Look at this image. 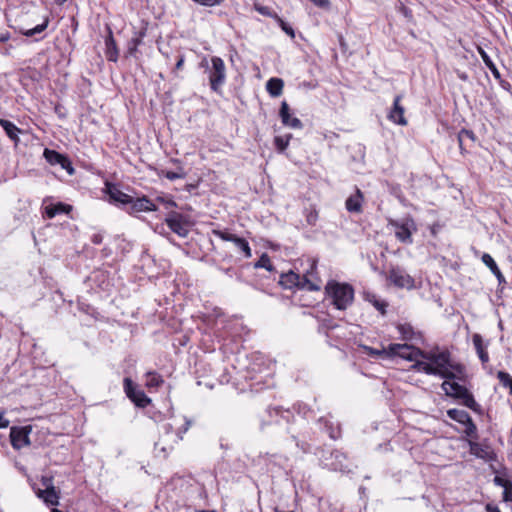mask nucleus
Masks as SVG:
<instances>
[{
    "label": "nucleus",
    "mask_w": 512,
    "mask_h": 512,
    "mask_svg": "<svg viewBox=\"0 0 512 512\" xmlns=\"http://www.w3.org/2000/svg\"><path fill=\"white\" fill-rule=\"evenodd\" d=\"M310 412L309 407L304 403L294 404L292 409H284L282 406H269L261 418L260 428L264 430L272 424H287L286 431L295 442L296 447L303 453L311 451V445L308 440L311 439L309 431L306 429L307 422L305 417Z\"/></svg>",
    "instance_id": "1"
},
{
    "label": "nucleus",
    "mask_w": 512,
    "mask_h": 512,
    "mask_svg": "<svg viewBox=\"0 0 512 512\" xmlns=\"http://www.w3.org/2000/svg\"><path fill=\"white\" fill-rule=\"evenodd\" d=\"M316 262L312 261L310 268L301 276L293 271L282 273L280 275L279 284L284 289L298 288L307 291H319L321 288V280L316 276Z\"/></svg>",
    "instance_id": "2"
},
{
    "label": "nucleus",
    "mask_w": 512,
    "mask_h": 512,
    "mask_svg": "<svg viewBox=\"0 0 512 512\" xmlns=\"http://www.w3.org/2000/svg\"><path fill=\"white\" fill-rule=\"evenodd\" d=\"M433 368L438 371L436 376L443 379L465 381V367L460 363L452 361L448 351L437 352Z\"/></svg>",
    "instance_id": "3"
},
{
    "label": "nucleus",
    "mask_w": 512,
    "mask_h": 512,
    "mask_svg": "<svg viewBox=\"0 0 512 512\" xmlns=\"http://www.w3.org/2000/svg\"><path fill=\"white\" fill-rule=\"evenodd\" d=\"M327 296L338 310H345L354 300V289L348 283L330 280L325 286Z\"/></svg>",
    "instance_id": "4"
},
{
    "label": "nucleus",
    "mask_w": 512,
    "mask_h": 512,
    "mask_svg": "<svg viewBox=\"0 0 512 512\" xmlns=\"http://www.w3.org/2000/svg\"><path fill=\"white\" fill-rule=\"evenodd\" d=\"M441 388L447 396L460 400L462 405L471 409L473 412L482 413L480 404L476 402L473 394L465 386L455 380H445L441 384Z\"/></svg>",
    "instance_id": "5"
},
{
    "label": "nucleus",
    "mask_w": 512,
    "mask_h": 512,
    "mask_svg": "<svg viewBox=\"0 0 512 512\" xmlns=\"http://www.w3.org/2000/svg\"><path fill=\"white\" fill-rule=\"evenodd\" d=\"M389 224L394 228L395 237L398 241L409 245L413 243L412 234L417 232V225L411 216L390 220Z\"/></svg>",
    "instance_id": "6"
},
{
    "label": "nucleus",
    "mask_w": 512,
    "mask_h": 512,
    "mask_svg": "<svg viewBox=\"0 0 512 512\" xmlns=\"http://www.w3.org/2000/svg\"><path fill=\"white\" fill-rule=\"evenodd\" d=\"M165 223L168 228L179 237L185 238L190 231V222L187 216L171 211L165 217Z\"/></svg>",
    "instance_id": "7"
},
{
    "label": "nucleus",
    "mask_w": 512,
    "mask_h": 512,
    "mask_svg": "<svg viewBox=\"0 0 512 512\" xmlns=\"http://www.w3.org/2000/svg\"><path fill=\"white\" fill-rule=\"evenodd\" d=\"M383 353H387L389 356H397L408 361H415L419 357V354H421V349L407 343H392L389 344L387 349L383 350Z\"/></svg>",
    "instance_id": "8"
},
{
    "label": "nucleus",
    "mask_w": 512,
    "mask_h": 512,
    "mask_svg": "<svg viewBox=\"0 0 512 512\" xmlns=\"http://www.w3.org/2000/svg\"><path fill=\"white\" fill-rule=\"evenodd\" d=\"M124 391L127 397L140 408L147 407L151 399L145 394L143 390L137 389L136 385L130 378H124Z\"/></svg>",
    "instance_id": "9"
},
{
    "label": "nucleus",
    "mask_w": 512,
    "mask_h": 512,
    "mask_svg": "<svg viewBox=\"0 0 512 512\" xmlns=\"http://www.w3.org/2000/svg\"><path fill=\"white\" fill-rule=\"evenodd\" d=\"M387 278L396 287L407 289L414 287V279L403 268H391Z\"/></svg>",
    "instance_id": "10"
},
{
    "label": "nucleus",
    "mask_w": 512,
    "mask_h": 512,
    "mask_svg": "<svg viewBox=\"0 0 512 512\" xmlns=\"http://www.w3.org/2000/svg\"><path fill=\"white\" fill-rule=\"evenodd\" d=\"M31 431L30 426L24 427H11L10 429V442L14 449L19 450L24 446L30 444L29 433Z\"/></svg>",
    "instance_id": "11"
},
{
    "label": "nucleus",
    "mask_w": 512,
    "mask_h": 512,
    "mask_svg": "<svg viewBox=\"0 0 512 512\" xmlns=\"http://www.w3.org/2000/svg\"><path fill=\"white\" fill-rule=\"evenodd\" d=\"M44 157L51 165H60L62 169L66 170L69 175H73L75 170L72 166L70 159L55 150L45 149Z\"/></svg>",
    "instance_id": "12"
},
{
    "label": "nucleus",
    "mask_w": 512,
    "mask_h": 512,
    "mask_svg": "<svg viewBox=\"0 0 512 512\" xmlns=\"http://www.w3.org/2000/svg\"><path fill=\"white\" fill-rule=\"evenodd\" d=\"M209 76L211 89L217 93L220 92L221 86L225 82L226 72L225 66H205Z\"/></svg>",
    "instance_id": "13"
},
{
    "label": "nucleus",
    "mask_w": 512,
    "mask_h": 512,
    "mask_svg": "<svg viewBox=\"0 0 512 512\" xmlns=\"http://www.w3.org/2000/svg\"><path fill=\"white\" fill-rule=\"evenodd\" d=\"M469 448H470V453L472 455L476 456L477 458H480V459H483L486 461H491V460H494L496 457V455L493 452V450L491 449V447L487 444L469 441Z\"/></svg>",
    "instance_id": "14"
},
{
    "label": "nucleus",
    "mask_w": 512,
    "mask_h": 512,
    "mask_svg": "<svg viewBox=\"0 0 512 512\" xmlns=\"http://www.w3.org/2000/svg\"><path fill=\"white\" fill-rule=\"evenodd\" d=\"M279 116L284 126L293 128V129H301L303 124L301 120L297 117H292L290 114V107L286 101L281 103V107L279 110Z\"/></svg>",
    "instance_id": "15"
},
{
    "label": "nucleus",
    "mask_w": 512,
    "mask_h": 512,
    "mask_svg": "<svg viewBox=\"0 0 512 512\" xmlns=\"http://www.w3.org/2000/svg\"><path fill=\"white\" fill-rule=\"evenodd\" d=\"M106 193L113 202L122 205H128L132 202V196L121 191L116 184L106 183Z\"/></svg>",
    "instance_id": "16"
},
{
    "label": "nucleus",
    "mask_w": 512,
    "mask_h": 512,
    "mask_svg": "<svg viewBox=\"0 0 512 512\" xmlns=\"http://www.w3.org/2000/svg\"><path fill=\"white\" fill-rule=\"evenodd\" d=\"M364 196L362 191L356 187L355 193L351 194L345 201V208L350 213H361Z\"/></svg>",
    "instance_id": "17"
},
{
    "label": "nucleus",
    "mask_w": 512,
    "mask_h": 512,
    "mask_svg": "<svg viewBox=\"0 0 512 512\" xmlns=\"http://www.w3.org/2000/svg\"><path fill=\"white\" fill-rule=\"evenodd\" d=\"M317 423L320 425L322 430L328 433L331 439L336 440L340 437V426L338 423L335 424L332 421L331 415L320 417Z\"/></svg>",
    "instance_id": "18"
},
{
    "label": "nucleus",
    "mask_w": 512,
    "mask_h": 512,
    "mask_svg": "<svg viewBox=\"0 0 512 512\" xmlns=\"http://www.w3.org/2000/svg\"><path fill=\"white\" fill-rule=\"evenodd\" d=\"M130 212H148V211H156V205L146 196L138 197L134 199L132 197V202L129 203Z\"/></svg>",
    "instance_id": "19"
},
{
    "label": "nucleus",
    "mask_w": 512,
    "mask_h": 512,
    "mask_svg": "<svg viewBox=\"0 0 512 512\" xmlns=\"http://www.w3.org/2000/svg\"><path fill=\"white\" fill-rule=\"evenodd\" d=\"M401 96L397 95L394 98L393 108L391 109L388 118L399 125H406L407 121L404 117V107L400 104Z\"/></svg>",
    "instance_id": "20"
},
{
    "label": "nucleus",
    "mask_w": 512,
    "mask_h": 512,
    "mask_svg": "<svg viewBox=\"0 0 512 512\" xmlns=\"http://www.w3.org/2000/svg\"><path fill=\"white\" fill-rule=\"evenodd\" d=\"M481 259L482 262L490 269L493 275L497 278L498 285L504 286L506 284V279L502 272L500 271V269L498 268L494 259L491 257V255L488 253H484Z\"/></svg>",
    "instance_id": "21"
},
{
    "label": "nucleus",
    "mask_w": 512,
    "mask_h": 512,
    "mask_svg": "<svg viewBox=\"0 0 512 512\" xmlns=\"http://www.w3.org/2000/svg\"><path fill=\"white\" fill-rule=\"evenodd\" d=\"M396 328L401 336V339L404 341L418 340L422 338L421 333L415 331L412 325L409 323L398 324Z\"/></svg>",
    "instance_id": "22"
},
{
    "label": "nucleus",
    "mask_w": 512,
    "mask_h": 512,
    "mask_svg": "<svg viewBox=\"0 0 512 512\" xmlns=\"http://www.w3.org/2000/svg\"><path fill=\"white\" fill-rule=\"evenodd\" d=\"M473 345L476 350V353L481 360L482 364H486L489 361V355L487 352L488 344H483V338L480 334L475 333L472 337Z\"/></svg>",
    "instance_id": "23"
},
{
    "label": "nucleus",
    "mask_w": 512,
    "mask_h": 512,
    "mask_svg": "<svg viewBox=\"0 0 512 512\" xmlns=\"http://www.w3.org/2000/svg\"><path fill=\"white\" fill-rule=\"evenodd\" d=\"M37 496L47 504L56 506L59 504V495L54 486H47L45 490H39Z\"/></svg>",
    "instance_id": "24"
},
{
    "label": "nucleus",
    "mask_w": 512,
    "mask_h": 512,
    "mask_svg": "<svg viewBox=\"0 0 512 512\" xmlns=\"http://www.w3.org/2000/svg\"><path fill=\"white\" fill-rule=\"evenodd\" d=\"M0 126L4 129L9 139L17 145L20 141L18 135L22 132V130L11 121L2 118H0Z\"/></svg>",
    "instance_id": "25"
},
{
    "label": "nucleus",
    "mask_w": 512,
    "mask_h": 512,
    "mask_svg": "<svg viewBox=\"0 0 512 512\" xmlns=\"http://www.w3.org/2000/svg\"><path fill=\"white\" fill-rule=\"evenodd\" d=\"M72 210L70 205L64 203L51 204L45 207V216L49 219L59 214H68Z\"/></svg>",
    "instance_id": "26"
},
{
    "label": "nucleus",
    "mask_w": 512,
    "mask_h": 512,
    "mask_svg": "<svg viewBox=\"0 0 512 512\" xmlns=\"http://www.w3.org/2000/svg\"><path fill=\"white\" fill-rule=\"evenodd\" d=\"M171 162L177 165H180V160L178 159H171ZM159 176L165 177L170 181L176 180V179H183L186 177V172L184 171L182 166H178L177 171H168V170H161L159 172Z\"/></svg>",
    "instance_id": "27"
},
{
    "label": "nucleus",
    "mask_w": 512,
    "mask_h": 512,
    "mask_svg": "<svg viewBox=\"0 0 512 512\" xmlns=\"http://www.w3.org/2000/svg\"><path fill=\"white\" fill-rule=\"evenodd\" d=\"M284 82L280 78H270L266 83V89L272 97H278L282 94Z\"/></svg>",
    "instance_id": "28"
},
{
    "label": "nucleus",
    "mask_w": 512,
    "mask_h": 512,
    "mask_svg": "<svg viewBox=\"0 0 512 512\" xmlns=\"http://www.w3.org/2000/svg\"><path fill=\"white\" fill-rule=\"evenodd\" d=\"M447 416L451 420L456 421L460 424H465L471 418L470 415L465 410H460L456 408L447 410Z\"/></svg>",
    "instance_id": "29"
},
{
    "label": "nucleus",
    "mask_w": 512,
    "mask_h": 512,
    "mask_svg": "<svg viewBox=\"0 0 512 512\" xmlns=\"http://www.w3.org/2000/svg\"><path fill=\"white\" fill-rule=\"evenodd\" d=\"M106 49H107V60L110 62L117 61V49L115 40L113 38L112 32L109 31L108 37L105 39Z\"/></svg>",
    "instance_id": "30"
},
{
    "label": "nucleus",
    "mask_w": 512,
    "mask_h": 512,
    "mask_svg": "<svg viewBox=\"0 0 512 512\" xmlns=\"http://www.w3.org/2000/svg\"><path fill=\"white\" fill-rule=\"evenodd\" d=\"M331 457L335 460L330 464L331 469L340 471L347 469V465L344 464L346 456L342 452L335 450L331 453Z\"/></svg>",
    "instance_id": "31"
},
{
    "label": "nucleus",
    "mask_w": 512,
    "mask_h": 512,
    "mask_svg": "<svg viewBox=\"0 0 512 512\" xmlns=\"http://www.w3.org/2000/svg\"><path fill=\"white\" fill-rule=\"evenodd\" d=\"M233 243L237 249L243 252L245 258H250L252 256L250 245L246 239L236 236Z\"/></svg>",
    "instance_id": "32"
},
{
    "label": "nucleus",
    "mask_w": 512,
    "mask_h": 512,
    "mask_svg": "<svg viewBox=\"0 0 512 512\" xmlns=\"http://www.w3.org/2000/svg\"><path fill=\"white\" fill-rule=\"evenodd\" d=\"M163 382L162 376L156 372H148L146 374V386L148 388H158Z\"/></svg>",
    "instance_id": "33"
},
{
    "label": "nucleus",
    "mask_w": 512,
    "mask_h": 512,
    "mask_svg": "<svg viewBox=\"0 0 512 512\" xmlns=\"http://www.w3.org/2000/svg\"><path fill=\"white\" fill-rule=\"evenodd\" d=\"M291 138H292L291 134H287L285 136H275L274 137V145L279 153H283L286 150Z\"/></svg>",
    "instance_id": "34"
},
{
    "label": "nucleus",
    "mask_w": 512,
    "mask_h": 512,
    "mask_svg": "<svg viewBox=\"0 0 512 512\" xmlns=\"http://www.w3.org/2000/svg\"><path fill=\"white\" fill-rule=\"evenodd\" d=\"M254 268L255 269L264 268L267 271H273L274 270V267H273V265L271 263L270 257L268 256L267 253H263L260 256L258 261L254 263Z\"/></svg>",
    "instance_id": "35"
},
{
    "label": "nucleus",
    "mask_w": 512,
    "mask_h": 512,
    "mask_svg": "<svg viewBox=\"0 0 512 512\" xmlns=\"http://www.w3.org/2000/svg\"><path fill=\"white\" fill-rule=\"evenodd\" d=\"M413 367L415 369H417L418 371L424 372L427 375H434V376H436V373H438V371H436L433 368V365L430 364L428 361H416V363L414 364Z\"/></svg>",
    "instance_id": "36"
},
{
    "label": "nucleus",
    "mask_w": 512,
    "mask_h": 512,
    "mask_svg": "<svg viewBox=\"0 0 512 512\" xmlns=\"http://www.w3.org/2000/svg\"><path fill=\"white\" fill-rule=\"evenodd\" d=\"M497 378L500 384L503 387L508 388L510 395H512V376L505 371H499L497 373Z\"/></svg>",
    "instance_id": "37"
},
{
    "label": "nucleus",
    "mask_w": 512,
    "mask_h": 512,
    "mask_svg": "<svg viewBox=\"0 0 512 512\" xmlns=\"http://www.w3.org/2000/svg\"><path fill=\"white\" fill-rule=\"evenodd\" d=\"M466 139L475 140V135L471 130L462 129L458 134L459 147L463 151V145Z\"/></svg>",
    "instance_id": "38"
},
{
    "label": "nucleus",
    "mask_w": 512,
    "mask_h": 512,
    "mask_svg": "<svg viewBox=\"0 0 512 512\" xmlns=\"http://www.w3.org/2000/svg\"><path fill=\"white\" fill-rule=\"evenodd\" d=\"M48 26V19H46L42 24L36 25L34 28L22 31V34L27 37H32L36 34L42 33Z\"/></svg>",
    "instance_id": "39"
},
{
    "label": "nucleus",
    "mask_w": 512,
    "mask_h": 512,
    "mask_svg": "<svg viewBox=\"0 0 512 512\" xmlns=\"http://www.w3.org/2000/svg\"><path fill=\"white\" fill-rule=\"evenodd\" d=\"M255 10L257 12H259L261 15L273 18L274 20L278 19V16H279L276 12L272 11L267 6H262V5H259V4H255Z\"/></svg>",
    "instance_id": "40"
},
{
    "label": "nucleus",
    "mask_w": 512,
    "mask_h": 512,
    "mask_svg": "<svg viewBox=\"0 0 512 512\" xmlns=\"http://www.w3.org/2000/svg\"><path fill=\"white\" fill-rule=\"evenodd\" d=\"M278 25L280 26V28L292 39L295 38V31L294 29L292 28L291 25H289L288 23H286L280 16H278V19L275 20Z\"/></svg>",
    "instance_id": "41"
},
{
    "label": "nucleus",
    "mask_w": 512,
    "mask_h": 512,
    "mask_svg": "<svg viewBox=\"0 0 512 512\" xmlns=\"http://www.w3.org/2000/svg\"><path fill=\"white\" fill-rule=\"evenodd\" d=\"M213 234L223 241L234 242L237 235L228 232L227 230H213Z\"/></svg>",
    "instance_id": "42"
},
{
    "label": "nucleus",
    "mask_w": 512,
    "mask_h": 512,
    "mask_svg": "<svg viewBox=\"0 0 512 512\" xmlns=\"http://www.w3.org/2000/svg\"><path fill=\"white\" fill-rule=\"evenodd\" d=\"M183 421V425L179 427L176 431V437L178 441L183 439V435L189 430V428L192 425V421L187 417H183Z\"/></svg>",
    "instance_id": "43"
},
{
    "label": "nucleus",
    "mask_w": 512,
    "mask_h": 512,
    "mask_svg": "<svg viewBox=\"0 0 512 512\" xmlns=\"http://www.w3.org/2000/svg\"><path fill=\"white\" fill-rule=\"evenodd\" d=\"M465 434L469 437L476 438L477 437V427L473 422L472 418L469 419L465 424Z\"/></svg>",
    "instance_id": "44"
},
{
    "label": "nucleus",
    "mask_w": 512,
    "mask_h": 512,
    "mask_svg": "<svg viewBox=\"0 0 512 512\" xmlns=\"http://www.w3.org/2000/svg\"><path fill=\"white\" fill-rule=\"evenodd\" d=\"M419 357L425 359L430 364H435V358L437 357V352H425L421 350V354H419Z\"/></svg>",
    "instance_id": "45"
},
{
    "label": "nucleus",
    "mask_w": 512,
    "mask_h": 512,
    "mask_svg": "<svg viewBox=\"0 0 512 512\" xmlns=\"http://www.w3.org/2000/svg\"><path fill=\"white\" fill-rule=\"evenodd\" d=\"M192 1L199 5H202V6L213 7V6L220 5L224 0H192Z\"/></svg>",
    "instance_id": "46"
},
{
    "label": "nucleus",
    "mask_w": 512,
    "mask_h": 512,
    "mask_svg": "<svg viewBox=\"0 0 512 512\" xmlns=\"http://www.w3.org/2000/svg\"><path fill=\"white\" fill-rule=\"evenodd\" d=\"M373 306L381 312L382 315H384L386 313V307H387V303L383 302V301H380V300H377V299H374L373 301Z\"/></svg>",
    "instance_id": "47"
},
{
    "label": "nucleus",
    "mask_w": 512,
    "mask_h": 512,
    "mask_svg": "<svg viewBox=\"0 0 512 512\" xmlns=\"http://www.w3.org/2000/svg\"><path fill=\"white\" fill-rule=\"evenodd\" d=\"M318 219L317 211H310L306 216V221L309 225H315Z\"/></svg>",
    "instance_id": "48"
},
{
    "label": "nucleus",
    "mask_w": 512,
    "mask_h": 512,
    "mask_svg": "<svg viewBox=\"0 0 512 512\" xmlns=\"http://www.w3.org/2000/svg\"><path fill=\"white\" fill-rule=\"evenodd\" d=\"M503 500L506 502L512 501V485L505 487L503 491Z\"/></svg>",
    "instance_id": "49"
},
{
    "label": "nucleus",
    "mask_w": 512,
    "mask_h": 512,
    "mask_svg": "<svg viewBox=\"0 0 512 512\" xmlns=\"http://www.w3.org/2000/svg\"><path fill=\"white\" fill-rule=\"evenodd\" d=\"M91 241H92V243H93V244H95V245H99V244H101V243H102V241H103V236H102V234H100V233H95V234H93V236L91 237Z\"/></svg>",
    "instance_id": "50"
},
{
    "label": "nucleus",
    "mask_w": 512,
    "mask_h": 512,
    "mask_svg": "<svg viewBox=\"0 0 512 512\" xmlns=\"http://www.w3.org/2000/svg\"><path fill=\"white\" fill-rule=\"evenodd\" d=\"M310 1L313 2L316 6L321 7V8H326L329 6L328 0H310Z\"/></svg>",
    "instance_id": "51"
},
{
    "label": "nucleus",
    "mask_w": 512,
    "mask_h": 512,
    "mask_svg": "<svg viewBox=\"0 0 512 512\" xmlns=\"http://www.w3.org/2000/svg\"><path fill=\"white\" fill-rule=\"evenodd\" d=\"M488 68L490 69L491 73L493 74V76L497 79V80H502L501 78V74L500 72L498 71L497 69V66H488Z\"/></svg>",
    "instance_id": "52"
},
{
    "label": "nucleus",
    "mask_w": 512,
    "mask_h": 512,
    "mask_svg": "<svg viewBox=\"0 0 512 512\" xmlns=\"http://www.w3.org/2000/svg\"><path fill=\"white\" fill-rule=\"evenodd\" d=\"M486 512H501L499 508L493 504H487L485 507Z\"/></svg>",
    "instance_id": "53"
},
{
    "label": "nucleus",
    "mask_w": 512,
    "mask_h": 512,
    "mask_svg": "<svg viewBox=\"0 0 512 512\" xmlns=\"http://www.w3.org/2000/svg\"><path fill=\"white\" fill-rule=\"evenodd\" d=\"M9 426V420L4 418L0 413V428H6Z\"/></svg>",
    "instance_id": "54"
},
{
    "label": "nucleus",
    "mask_w": 512,
    "mask_h": 512,
    "mask_svg": "<svg viewBox=\"0 0 512 512\" xmlns=\"http://www.w3.org/2000/svg\"><path fill=\"white\" fill-rule=\"evenodd\" d=\"M499 83H500V85H501V87H502L503 89H505V90H507V91H509V90H510L511 85H510V83H509V82H507V81H505V80H503V79H502V80H500V82H499Z\"/></svg>",
    "instance_id": "55"
},
{
    "label": "nucleus",
    "mask_w": 512,
    "mask_h": 512,
    "mask_svg": "<svg viewBox=\"0 0 512 512\" xmlns=\"http://www.w3.org/2000/svg\"><path fill=\"white\" fill-rule=\"evenodd\" d=\"M165 207L168 209V208H171V207H176V203L174 200L172 199H167L164 203Z\"/></svg>",
    "instance_id": "56"
},
{
    "label": "nucleus",
    "mask_w": 512,
    "mask_h": 512,
    "mask_svg": "<svg viewBox=\"0 0 512 512\" xmlns=\"http://www.w3.org/2000/svg\"><path fill=\"white\" fill-rule=\"evenodd\" d=\"M9 38H10V34L8 32L1 33L0 34V43L6 42L7 40H9Z\"/></svg>",
    "instance_id": "57"
},
{
    "label": "nucleus",
    "mask_w": 512,
    "mask_h": 512,
    "mask_svg": "<svg viewBox=\"0 0 512 512\" xmlns=\"http://www.w3.org/2000/svg\"><path fill=\"white\" fill-rule=\"evenodd\" d=\"M494 481H495L496 484H498L500 486H503L504 488L507 487L506 486V481H504L500 477H495Z\"/></svg>",
    "instance_id": "58"
},
{
    "label": "nucleus",
    "mask_w": 512,
    "mask_h": 512,
    "mask_svg": "<svg viewBox=\"0 0 512 512\" xmlns=\"http://www.w3.org/2000/svg\"><path fill=\"white\" fill-rule=\"evenodd\" d=\"M401 12L406 16V17H410L411 16V10L408 9L407 7L405 6H402L401 7Z\"/></svg>",
    "instance_id": "59"
},
{
    "label": "nucleus",
    "mask_w": 512,
    "mask_h": 512,
    "mask_svg": "<svg viewBox=\"0 0 512 512\" xmlns=\"http://www.w3.org/2000/svg\"><path fill=\"white\" fill-rule=\"evenodd\" d=\"M455 71H456V73H457V75H458V77H459L460 79H462V80H464V81L468 79L467 74L460 72L458 69H457V70H455Z\"/></svg>",
    "instance_id": "60"
},
{
    "label": "nucleus",
    "mask_w": 512,
    "mask_h": 512,
    "mask_svg": "<svg viewBox=\"0 0 512 512\" xmlns=\"http://www.w3.org/2000/svg\"><path fill=\"white\" fill-rule=\"evenodd\" d=\"M164 230H165V228H164V225H163V224H161V225H157V227H156V229H155V231H156V232H158V233H160V234H163V235H164Z\"/></svg>",
    "instance_id": "61"
},
{
    "label": "nucleus",
    "mask_w": 512,
    "mask_h": 512,
    "mask_svg": "<svg viewBox=\"0 0 512 512\" xmlns=\"http://www.w3.org/2000/svg\"><path fill=\"white\" fill-rule=\"evenodd\" d=\"M483 59H484L486 65L493 64L491 62V60L485 54H483Z\"/></svg>",
    "instance_id": "62"
},
{
    "label": "nucleus",
    "mask_w": 512,
    "mask_h": 512,
    "mask_svg": "<svg viewBox=\"0 0 512 512\" xmlns=\"http://www.w3.org/2000/svg\"><path fill=\"white\" fill-rule=\"evenodd\" d=\"M213 65H216V64H223L222 60L220 58H217V59H214L213 60Z\"/></svg>",
    "instance_id": "63"
},
{
    "label": "nucleus",
    "mask_w": 512,
    "mask_h": 512,
    "mask_svg": "<svg viewBox=\"0 0 512 512\" xmlns=\"http://www.w3.org/2000/svg\"><path fill=\"white\" fill-rule=\"evenodd\" d=\"M195 512H217L216 510H196Z\"/></svg>",
    "instance_id": "64"
}]
</instances>
